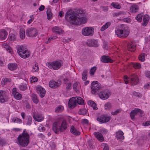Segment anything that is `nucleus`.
Masks as SVG:
<instances>
[{
    "label": "nucleus",
    "mask_w": 150,
    "mask_h": 150,
    "mask_svg": "<svg viewBox=\"0 0 150 150\" xmlns=\"http://www.w3.org/2000/svg\"><path fill=\"white\" fill-rule=\"evenodd\" d=\"M84 15L82 10L79 9L76 12L70 10L66 13L65 17L66 20L70 23L79 25L84 24L87 22V20Z\"/></svg>",
    "instance_id": "nucleus-1"
},
{
    "label": "nucleus",
    "mask_w": 150,
    "mask_h": 150,
    "mask_svg": "<svg viewBox=\"0 0 150 150\" xmlns=\"http://www.w3.org/2000/svg\"><path fill=\"white\" fill-rule=\"evenodd\" d=\"M29 143V134L25 129L22 133L18 135L17 143L18 145L25 147L27 146Z\"/></svg>",
    "instance_id": "nucleus-2"
},
{
    "label": "nucleus",
    "mask_w": 150,
    "mask_h": 150,
    "mask_svg": "<svg viewBox=\"0 0 150 150\" xmlns=\"http://www.w3.org/2000/svg\"><path fill=\"white\" fill-rule=\"evenodd\" d=\"M67 123L65 120L62 121L57 122L52 125V130L56 134L64 132L67 128Z\"/></svg>",
    "instance_id": "nucleus-3"
},
{
    "label": "nucleus",
    "mask_w": 150,
    "mask_h": 150,
    "mask_svg": "<svg viewBox=\"0 0 150 150\" xmlns=\"http://www.w3.org/2000/svg\"><path fill=\"white\" fill-rule=\"evenodd\" d=\"M115 32L117 36L119 38H124L127 37L129 33V29L126 25L122 24L117 28Z\"/></svg>",
    "instance_id": "nucleus-4"
},
{
    "label": "nucleus",
    "mask_w": 150,
    "mask_h": 150,
    "mask_svg": "<svg viewBox=\"0 0 150 150\" xmlns=\"http://www.w3.org/2000/svg\"><path fill=\"white\" fill-rule=\"evenodd\" d=\"M77 104L79 105L84 104L83 100L79 97H72L69 101L68 106L69 108H73L76 106Z\"/></svg>",
    "instance_id": "nucleus-5"
},
{
    "label": "nucleus",
    "mask_w": 150,
    "mask_h": 150,
    "mask_svg": "<svg viewBox=\"0 0 150 150\" xmlns=\"http://www.w3.org/2000/svg\"><path fill=\"white\" fill-rule=\"evenodd\" d=\"M62 64L61 60H57L51 62H47L46 65L50 69L57 70L60 68Z\"/></svg>",
    "instance_id": "nucleus-6"
},
{
    "label": "nucleus",
    "mask_w": 150,
    "mask_h": 150,
    "mask_svg": "<svg viewBox=\"0 0 150 150\" xmlns=\"http://www.w3.org/2000/svg\"><path fill=\"white\" fill-rule=\"evenodd\" d=\"M91 87L92 93L93 94H96L101 88V85L97 81H93L91 83Z\"/></svg>",
    "instance_id": "nucleus-7"
},
{
    "label": "nucleus",
    "mask_w": 150,
    "mask_h": 150,
    "mask_svg": "<svg viewBox=\"0 0 150 150\" xmlns=\"http://www.w3.org/2000/svg\"><path fill=\"white\" fill-rule=\"evenodd\" d=\"M94 29L92 27H86L82 29V34L85 36H92L93 34Z\"/></svg>",
    "instance_id": "nucleus-8"
},
{
    "label": "nucleus",
    "mask_w": 150,
    "mask_h": 150,
    "mask_svg": "<svg viewBox=\"0 0 150 150\" xmlns=\"http://www.w3.org/2000/svg\"><path fill=\"white\" fill-rule=\"evenodd\" d=\"M98 95L101 99L105 100L109 98L111 95V93L109 90H105L100 92Z\"/></svg>",
    "instance_id": "nucleus-9"
},
{
    "label": "nucleus",
    "mask_w": 150,
    "mask_h": 150,
    "mask_svg": "<svg viewBox=\"0 0 150 150\" xmlns=\"http://www.w3.org/2000/svg\"><path fill=\"white\" fill-rule=\"evenodd\" d=\"M27 36L30 37L36 36L38 35V32L36 29L33 28H28L26 31Z\"/></svg>",
    "instance_id": "nucleus-10"
},
{
    "label": "nucleus",
    "mask_w": 150,
    "mask_h": 150,
    "mask_svg": "<svg viewBox=\"0 0 150 150\" xmlns=\"http://www.w3.org/2000/svg\"><path fill=\"white\" fill-rule=\"evenodd\" d=\"M110 117L106 115H103L97 117L96 120L100 123H103L108 122L110 120Z\"/></svg>",
    "instance_id": "nucleus-11"
},
{
    "label": "nucleus",
    "mask_w": 150,
    "mask_h": 150,
    "mask_svg": "<svg viewBox=\"0 0 150 150\" xmlns=\"http://www.w3.org/2000/svg\"><path fill=\"white\" fill-rule=\"evenodd\" d=\"M129 78L130 79V83L132 85L134 86L138 83L139 79L136 74H133L130 75Z\"/></svg>",
    "instance_id": "nucleus-12"
},
{
    "label": "nucleus",
    "mask_w": 150,
    "mask_h": 150,
    "mask_svg": "<svg viewBox=\"0 0 150 150\" xmlns=\"http://www.w3.org/2000/svg\"><path fill=\"white\" fill-rule=\"evenodd\" d=\"M8 94L5 91H0V102L2 103L5 102L7 101Z\"/></svg>",
    "instance_id": "nucleus-13"
},
{
    "label": "nucleus",
    "mask_w": 150,
    "mask_h": 150,
    "mask_svg": "<svg viewBox=\"0 0 150 150\" xmlns=\"http://www.w3.org/2000/svg\"><path fill=\"white\" fill-rule=\"evenodd\" d=\"M36 92L42 98L45 96V89L40 86L38 85L36 87Z\"/></svg>",
    "instance_id": "nucleus-14"
},
{
    "label": "nucleus",
    "mask_w": 150,
    "mask_h": 150,
    "mask_svg": "<svg viewBox=\"0 0 150 150\" xmlns=\"http://www.w3.org/2000/svg\"><path fill=\"white\" fill-rule=\"evenodd\" d=\"M138 112H139L141 115L143 114L142 111L139 109L136 108L134 110H132L130 113L131 119L132 120L134 119L135 115Z\"/></svg>",
    "instance_id": "nucleus-15"
},
{
    "label": "nucleus",
    "mask_w": 150,
    "mask_h": 150,
    "mask_svg": "<svg viewBox=\"0 0 150 150\" xmlns=\"http://www.w3.org/2000/svg\"><path fill=\"white\" fill-rule=\"evenodd\" d=\"M87 45L90 47H97L98 46V42L96 40L94 39H90L88 41Z\"/></svg>",
    "instance_id": "nucleus-16"
},
{
    "label": "nucleus",
    "mask_w": 150,
    "mask_h": 150,
    "mask_svg": "<svg viewBox=\"0 0 150 150\" xmlns=\"http://www.w3.org/2000/svg\"><path fill=\"white\" fill-rule=\"evenodd\" d=\"M100 61L104 63H112L113 62V60L111 59L109 57L105 55H103L101 57Z\"/></svg>",
    "instance_id": "nucleus-17"
},
{
    "label": "nucleus",
    "mask_w": 150,
    "mask_h": 150,
    "mask_svg": "<svg viewBox=\"0 0 150 150\" xmlns=\"http://www.w3.org/2000/svg\"><path fill=\"white\" fill-rule=\"evenodd\" d=\"M33 116L34 120L36 121L41 122L44 119V118L41 115L38 113H33Z\"/></svg>",
    "instance_id": "nucleus-18"
},
{
    "label": "nucleus",
    "mask_w": 150,
    "mask_h": 150,
    "mask_svg": "<svg viewBox=\"0 0 150 150\" xmlns=\"http://www.w3.org/2000/svg\"><path fill=\"white\" fill-rule=\"evenodd\" d=\"M60 82H57L52 80L49 82V86L51 88H56L59 87L60 85Z\"/></svg>",
    "instance_id": "nucleus-19"
},
{
    "label": "nucleus",
    "mask_w": 150,
    "mask_h": 150,
    "mask_svg": "<svg viewBox=\"0 0 150 150\" xmlns=\"http://www.w3.org/2000/svg\"><path fill=\"white\" fill-rule=\"evenodd\" d=\"M8 33L6 31L2 29L0 30V39L2 40H5L6 38Z\"/></svg>",
    "instance_id": "nucleus-20"
},
{
    "label": "nucleus",
    "mask_w": 150,
    "mask_h": 150,
    "mask_svg": "<svg viewBox=\"0 0 150 150\" xmlns=\"http://www.w3.org/2000/svg\"><path fill=\"white\" fill-rule=\"evenodd\" d=\"M28 49L22 45L19 46L17 47V52L19 55H20L22 53H23Z\"/></svg>",
    "instance_id": "nucleus-21"
},
{
    "label": "nucleus",
    "mask_w": 150,
    "mask_h": 150,
    "mask_svg": "<svg viewBox=\"0 0 150 150\" xmlns=\"http://www.w3.org/2000/svg\"><path fill=\"white\" fill-rule=\"evenodd\" d=\"M8 67L11 71L17 69V65L15 63H11L8 64Z\"/></svg>",
    "instance_id": "nucleus-22"
},
{
    "label": "nucleus",
    "mask_w": 150,
    "mask_h": 150,
    "mask_svg": "<svg viewBox=\"0 0 150 150\" xmlns=\"http://www.w3.org/2000/svg\"><path fill=\"white\" fill-rule=\"evenodd\" d=\"M94 135L96 137L100 142H102L104 140V137L100 133L96 132L94 133Z\"/></svg>",
    "instance_id": "nucleus-23"
},
{
    "label": "nucleus",
    "mask_w": 150,
    "mask_h": 150,
    "mask_svg": "<svg viewBox=\"0 0 150 150\" xmlns=\"http://www.w3.org/2000/svg\"><path fill=\"white\" fill-rule=\"evenodd\" d=\"M149 17L148 15H145L143 17V22L142 23V25L143 26H146L147 25L149 20Z\"/></svg>",
    "instance_id": "nucleus-24"
},
{
    "label": "nucleus",
    "mask_w": 150,
    "mask_h": 150,
    "mask_svg": "<svg viewBox=\"0 0 150 150\" xmlns=\"http://www.w3.org/2000/svg\"><path fill=\"white\" fill-rule=\"evenodd\" d=\"M30 55V52L28 50H27L23 53H22L21 54H20L19 56L20 57L23 59H26L28 58Z\"/></svg>",
    "instance_id": "nucleus-25"
},
{
    "label": "nucleus",
    "mask_w": 150,
    "mask_h": 150,
    "mask_svg": "<svg viewBox=\"0 0 150 150\" xmlns=\"http://www.w3.org/2000/svg\"><path fill=\"white\" fill-rule=\"evenodd\" d=\"M123 134V132L122 131H118L116 133V138L117 139H123L124 138Z\"/></svg>",
    "instance_id": "nucleus-26"
},
{
    "label": "nucleus",
    "mask_w": 150,
    "mask_h": 150,
    "mask_svg": "<svg viewBox=\"0 0 150 150\" xmlns=\"http://www.w3.org/2000/svg\"><path fill=\"white\" fill-rule=\"evenodd\" d=\"M70 131L72 133L75 135H78L80 134V132L77 130L73 126H71Z\"/></svg>",
    "instance_id": "nucleus-27"
},
{
    "label": "nucleus",
    "mask_w": 150,
    "mask_h": 150,
    "mask_svg": "<svg viewBox=\"0 0 150 150\" xmlns=\"http://www.w3.org/2000/svg\"><path fill=\"white\" fill-rule=\"evenodd\" d=\"M138 9L139 7L137 5H133L130 7V11L132 13H135L138 11Z\"/></svg>",
    "instance_id": "nucleus-28"
},
{
    "label": "nucleus",
    "mask_w": 150,
    "mask_h": 150,
    "mask_svg": "<svg viewBox=\"0 0 150 150\" xmlns=\"http://www.w3.org/2000/svg\"><path fill=\"white\" fill-rule=\"evenodd\" d=\"M53 32L56 34L60 35L62 33V30L61 29L59 28L57 26H55L52 29Z\"/></svg>",
    "instance_id": "nucleus-29"
},
{
    "label": "nucleus",
    "mask_w": 150,
    "mask_h": 150,
    "mask_svg": "<svg viewBox=\"0 0 150 150\" xmlns=\"http://www.w3.org/2000/svg\"><path fill=\"white\" fill-rule=\"evenodd\" d=\"M136 45L133 43H130L127 46L128 50L131 51H134L136 48Z\"/></svg>",
    "instance_id": "nucleus-30"
},
{
    "label": "nucleus",
    "mask_w": 150,
    "mask_h": 150,
    "mask_svg": "<svg viewBox=\"0 0 150 150\" xmlns=\"http://www.w3.org/2000/svg\"><path fill=\"white\" fill-rule=\"evenodd\" d=\"M111 23L110 22H107L105 24L103 25L101 28L100 30L101 31H103L105 29H107L109 26H110Z\"/></svg>",
    "instance_id": "nucleus-31"
},
{
    "label": "nucleus",
    "mask_w": 150,
    "mask_h": 150,
    "mask_svg": "<svg viewBox=\"0 0 150 150\" xmlns=\"http://www.w3.org/2000/svg\"><path fill=\"white\" fill-rule=\"evenodd\" d=\"M131 65L135 69H139L141 67V65L139 63L132 62L131 63Z\"/></svg>",
    "instance_id": "nucleus-32"
},
{
    "label": "nucleus",
    "mask_w": 150,
    "mask_h": 150,
    "mask_svg": "<svg viewBox=\"0 0 150 150\" xmlns=\"http://www.w3.org/2000/svg\"><path fill=\"white\" fill-rule=\"evenodd\" d=\"M13 122L18 124H20L22 122V120L18 117H13L12 119Z\"/></svg>",
    "instance_id": "nucleus-33"
},
{
    "label": "nucleus",
    "mask_w": 150,
    "mask_h": 150,
    "mask_svg": "<svg viewBox=\"0 0 150 150\" xmlns=\"http://www.w3.org/2000/svg\"><path fill=\"white\" fill-rule=\"evenodd\" d=\"M19 35L20 38L23 39L25 38V32L23 29H20L19 31Z\"/></svg>",
    "instance_id": "nucleus-34"
},
{
    "label": "nucleus",
    "mask_w": 150,
    "mask_h": 150,
    "mask_svg": "<svg viewBox=\"0 0 150 150\" xmlns=\"http://www.w3.org/2000/svg\"><path fill=\"white\" fill-rule=\"evenodd\" d=\"M13 95L15 98L17 100H20L22 98L21 94L18 92L16 93Z\"/></svg>",
    "instance_id": "nucleus-35"
},
{
    "label": "nucleus",
    "mask_w": 150,
    "mask_h": 150,
    "mask_svg": "<svg viewBox=\"0 0 150 150\" xmlns=\"http://www.w3.org/2000/svg\"><path fill=\"white\" fill-rule=\"evenodd\" d=\"M112 108V105L109 102L106 103L104 105V108L106 110H110Z\"/></svg>",
    "instance_id": "nucleus-36"
},
{
    "label": "nucleus",
    "mask_w": 150,
    "mask_h": 150,
    "mask_svg": "<svg viewBox=\"0 0 150 150\" xmlns=\"http://www.w3.org/2000/svg\"><path fill=\"white\" fill-rule=\"evenodd\" d=\"M88 71L86 70H84L82 73V79L83 80H86L87 78Z\"/></svg>",
    "instance_id": "nucleus-37"
},
{
    "label": "nucleus",
    "mask_w": 150,
    "mask_h": 150,
    "mask_svg": "<svg viewBox=\"0 0 150 150\" xmlns=\"http://www.w3.org/2000/svg\"><path fill=\"white\" fill-rule=\"evenodd\" d=\"M64 110V107L62 105L58 106L55 109V112L57 113L60 112Z\"/></svg>",
    "instance_id": "nucleus-38"
},
{
    "label": "nucleus",
    "mask_w": 150,
    "mask_h": 150,
    "mask_svg": "<svg viewBox=\"0 0 150 150\" xmlns=\"http://www.w3.org/2000/svg\"><path fill=\"white\" fill-rule=\"evenodd\" d=\"M73 88L76 91H78V89L80 88V84L79 83L76 82L73 84Z\"/></svg>",
    "instance_id": "nucleus-39"
},
{
    "label": "nucleus",
    "mask_w": 150,
    "mask_h": 150,
    "mask_svg": "<svg viewBox=\"0 0 150 150\" xmlns=\"http://www.w3.org/2000/svg\"><path fill=\"white\" fill-rule=\"evenodd\" d=\"M47 16V18L48 20H50L52 16V14L51 12L50 9L48 8L46 12Z\"/></svg>",
    "instance_id": "nucleus-40"
},
{
    "label": "nucleus",
    "mask_w": 150,
    "mask_h": 150,
    "mask_svg": "<svg viewBox=\"0 0 150 150\" xmlns=\"http://www.w3.org/2000/svg\"><path fill=\"white\" fill-rule=\"evenodd\" d=\"M33 101L35 103H37L38 102V100L37 96L35 94H32V97Z\"/></svg>",
    "instance_id": "nucleus-41"
},
{
    "label": "nucleus",
    "mask_w": 150,
    "mask_h": 150,
    "mask_svg": "<svg viewBox=\"0 0 150 150\" xmlns=\"http://www.w3.org/2000/svg\"><path fill=\"white\" fill-rule=\"evenodd\" d=\"M145 54L144 53L141 54L139 56V60L142 62H143L145 60Z\"/></svg>",
    "instance_id": "nucleus-42"
},
{
    "label": "nucleus",
    "mask_w": 150,
    "mask_h": 150,
    "mask_svg": "<svg viewBox=\"0 0 150 150\" xmlns=\"http://www.w3.org/2000/svg\"><path fill=\"white\" fill-rule=\"evenodd\" d=\"M32 122V119L31 116H28V117L27 121L26 123V125H27L30 126L31 125Z\"/></svg>",
    "instance_id": "nucleus-43"
},
{
    "label": "nucleus",
    "mask_w": 150,
    "mask_h": 150,
    "mask_svg": "<svg viewBox=\"0 0 150 150\" xmlns=\"http://www.w3.org/2000/svg\"><path fill=\"white\" fill-rule=\"evenodd\" d=\"M4 47L8 52L10 53H12V51L11 47L7 44L5 45L4 46Z\"/></svg>",
    "instance_id": "nucleus-44"
},
{
    "label": "nucleus",
    "mask_w": 150,
    "mask_h": 150,
    "mask_svg": "<svg viewBox=\"0 0 150 150\" xmlns=\"http://www.w3.org/2000/svg\"><path fill=\"white\" fill-rule=\"evenodd\" d=\"M10 80L8 79H3L1 81V84L2 85H4L7 82H10Z\"/></svg>",
    "instance_id": "nucleus-45"
},
{
    "label": "nucleus",
    "mask_w": 150,
    "mask_h": 150,
    "mask_svg": "<svg viewBox=\"0 0 150 150\" xmlns=\"http://www.w3.org/2000/svg\"><path fill=\"white\" fill-rule=\"evenodd\" d=\"M111 5L114 8L117 9H120L121 8V6L118 4L114 2L111 3Z\"/></svg>",
    "instance_id": "nucleus-46"
},
{
    "label": "nucleus",
    "mask_w": 150,
    "mask_h": 150,
    "mask_svg": "<svg viewBox=\"0 0 150 150\" xmlns=\"http://www.w3.org/2000/svg\"><path fill=\"white\" fill-rule=\"evenodd\" d=\"M143 16V13L139 14L135 17V18L138 21H141Z\"/></svg>",
    "instance_id": "nucleus-47"
},
{
    "label": "nucleus",
    "mask_w": 150,
    "mask_h": 150,
    "mask_svg": "<svg viewBox=\"0 0 150 150\" xmlns=\"http://www.w3.org/2000/svg\"><path fill=\"white\" fill-rule=\"evenodd\" d=\"M87 112V110L85 108L81 109L79 112L80 115H84L86 114Z\"/></svg>",
    "instance_id": "nucleus-48"
},
{
    "label": "nucleus",
    "mask_w": 150,
    "mask_h": 150,
    "mask_svg": "<svg viewBox=\"0 0 150 150\" xmlns=\"http://www.w3.org/2000/svg\"><path fill=\"white\" fill-rule=\"evenodd\" d=\"M27 88L26 84H22L19 86V88L21 90L24 91Z\"/></svg>",
    "instance_id": "nucleus-49"
},
{
    "label": "nucleus",
    "mask_w": 150,
    "mask_h": 150,
    "mask_svg": "<svg viewBox=\"0 0 150 150\" xmlns=\"http://www.w3.org/2000/svg\"><path fill=\"white\" fill-rule=\"evenodd\" d=\"M8 38L10 40H13L16 39V36L14 34L11 33L9 35Z\"/></svg>",
    "instance_id": "nucleus-50"
},
{
    "label": "nucleus",
    "mask_w": 150,
    "mask_h": 150,
    "mask_svg": "<svg viewBox=\"0 0 150 150\" xmlns=\"http://www.w3.org/2000/svg\"><path fill=\"white\" fill-rule=\"evenodd\" d=\"M96 69V67H92L90 71V74L91 75H93Z\"/></svg>",
    "instance_id": "nucleus-51"
},
{
    "label": "nucleus",
    "mask_w": 150,
    "mask_h": 150,
    "mask_svg": "<svg viewBox=\"0 0 150 150\" xmlns=\"http://www.w3.org/2000/svg\"><path fill=\"white\" fill-rule=\"evenodd\" d=\"M133 94L134 96L138 97H141L142 96V94L141 93L135 91L133 92Z\"/></svg>",
    "instance_id": "nucleus-52"
},
{
    "label": "nucleus",
    "mask_w": 150,
    "mask_h": 150,
    "mask_svg": "<svg viewBox=\"0 0 150 150\" xmlns=\"http://www.w3.org/2000/svg\"><path fill=\"white\" fill-rule=\"evenodd\" d=\"M56 38H57L56 36L50 37L48 38L46 42H45V43H46L48 44L50 43V42L52 40L55 39Z\"/></svg>",
    "instance_id": "nucleus-53"
},
{
    "label": "nucleus",
    "mask_w": 150,
    "mask_h": 150,
    "mask_svg": "<svg viewBox=\"0 0 150 150\" xmlns=\"http://www.w3.org/2000/svg\"><path fill=\"white\" fill-rule=\"evenodd\" d=\"M121 110L120 109H118L116 110L115 111L111 112V114L112 115H117L120 111Z\"/></svg>",
    "instance_id": "nucleus-54"
},
{
    "label": "nucleus",
    "mask_w": 150,
    "mask_h": 150,
    "mask_svg": "<svg viewBox=\"0 0 150 150\" xmlns=\"http://www.w3.org/2000/svg\"><path fill=\"white\" fill-rule=\"evenodd\" d=\"M99 132L103 134H106L107 133L108 131L106 129L103 128L100 129Z\"/></svg>",
    "instance_id": "nucleus-55"
},
{
    "label": "nucleus",
    "mask_w": 150,
    "mask_h": 150,
    "mask_svg": "<svg viewBox=\"0 0 150 150\" xmlns=\"http://www.w3.org/2000/svg\"><path fill=\"white\" fill-rule=\"evenodd\" d=\"M6 143V142L4 139H0V145L3 146Z\"/></svg>",
    "instance_id": "nucleus-56"
},
{
    "label": "nucleus",
    "mask_w": 150,
    "mask_h": 150,
    "mask_svg": "<svg viewBox=\"0 0 150 150\" xmlns=\"http://www.w3.org/2000/svg\"><path fill=\"white\" fill-rule=\"evenodd\" d=\"M145 74L146 76L149 78H150V72L148 71H146Z\"/></svg>",
    "instance_id": "nucleus-57"
},
{
    "label": "nucleus",
    "mask_w": 150,
    "mask_h": 150,
    "mask_svg": "<svg viewBox=\"0 0 150 150\" xmlns=\"http://www.w3.org/2000/svg\"><path fill=\"white\" fill-rule=\"evenodd\" d=\"M142 125L144 126L149 125H150V121H146L144 123H143Z\"/></svg>",
    "instance_id": "nucleus-58"
},
{
    "label": "nucleus",
    "mask_w": 150,
    "mask_h": 150,
    "mask_svg": "<svg viewBox=\"0 0 150 150\" xmlns=\"http://www.w3.org/2000/svg\"><path fill=\"white\" fill-rule=\"evenodd\" d=\"M128 79H129V78L127 76H125L124 77V80L126 84H127L128 83L129 81L127 80Z\"/></svg>",
    "instance_id": "nucleus-59"
},
{
    "label": "nucleus",
    "mask_w": 150,
    "mask_h": 150,
    "mask_svg": "<svg viewBox=\"0 0 150 150\" xmlns=\"http://www.w3.org/2000/svg\"><path fill=\"white\" fill-rule=\"evenodd\" d=\"M96 104L95 103H94L93 105L91 106L93 108V110H97L98 109V108L96 107Z\"/></svg>",
    "instance_id": "nucleus-60"
},
{
    "label": "nucleus",
    "mask_w": 150,
    "mask_h": 150,
    "mask_svg": "<svg viewBox=\"0 0 150 150\" xmlns=\"http://www.w3.org/2000/svg\"><path fill=\"white\" fill-rule=\"evenodd\" d=\"M71 86V83H68L67 85L66 86V89L67 90L70 89V88Z\"/></svg>",
    "instance_id": "nucleus-61"
},
{
    "label": "nucleus",
    "mask_w": 150,
    "mask_h": 150,
    "mask_svg": "<svg viewBox=\"0 0 150 150\" xmlns=\"http://www.w3.org/2000/svg\"><path fill=\"white\" fill-rule=\"evenodd\" d=\"M150 87V83H148L146 85H145L144 88L145 89H147Z\"/></svg>",
    "instance_id": "nucleus-62"
},
{
    "label": "nucleus",
    "mask_w": 150,
    "mask_h": 150,
    "mask_svg": "<svg viewBox=\"0 0 150 150\" xmlns=\"http://www.w3.org/2000/svg\"><path fill=\"white\" fill-rule=\"evenodd\" d=\"M39 70L38 67H37V68H35L34 67H33V71L34 72H38Z\"/></svg>",
    "instance_id": "nucleus-63"
},
{
    "label": "nucleus",
    "mask_w": 150,
    "mask_h": 150,
    "mask_svg": "<svg viewBox=\"0 0 150 150\" xmlns=\"http://www.w3.org/2000/svg\"><path fill=\"white\" fill-rule=\"evenodd\" d=\"M103 150H109L108 146L107 144H105L104 145Z\"/></svg>",
    "instance_id": "nucleus-64"
}]
</instances>
